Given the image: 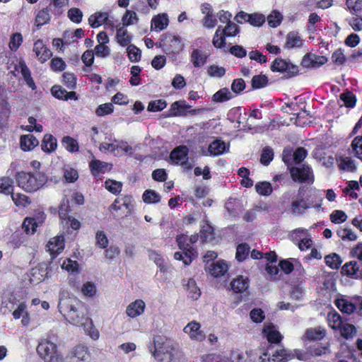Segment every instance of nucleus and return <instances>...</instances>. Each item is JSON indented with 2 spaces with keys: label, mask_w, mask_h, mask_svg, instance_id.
<instances>
[{
  "label": "nucleus",
  "mask_w": 362,
  "mask_h": 362,
  "mask_svg": "<svg viewBox=\"0 0 362 362\" xmlns=\"http://www.w3.org/2000/svg\"><path fill=\"white\" fill-rule=\"evenodd\" d=\"M134 153L133 148L127 144V141H116V148L115 156H123L125 155H132Z\"/></svg>",
  "instance_id": "obj_34"
},
{
  "label": "nucleus",
  "mask_w": 362,
  "mask_h": 362,
  "mask_svg": "<svg viewBox=\"0 0 362 362\" xmlns=\"http://www.w3.org/2000/svg\"><path fill=\"white\" fill-rule=\"evenodd\" d=\"M231 288L235 293H243L249 287V279L243 276H238L230 283Z\"/></svg>",
  "instance_id": "obj_26"
},
{
  "label": "nucleus",
  "mask_w": 362,
  "mask_h": 362,
  "mask_svg": "<svg viewBox=\"0 0 362 362\" xmlns=\"http://www.w3.org/2000/svg\"><path fill=\"white\" fill-rule=\"evenodd\" d=\"M142 199L146 204H157L160 201V196L153 189H146L142 194Z\"/></svg>",
  "instance_id": "obj_42"
},
{
  "label": "nucleus",
  "mask_w": 362,
  "mask_h": 362,
  "mask_svg": "<svg viewBox=\"0 0 362 362\" xmlns=\"http://www.w3.org/2000/svg\"><path fill=\"white\" fill-rule=\"evenodd\" d=\"M325 262L329 268L338 269L342 263V259L338 254L332 253L325 256Z\"/></svg>",
  "instance_id": "obj_39"
},
{
  "label": "nucleus",
  "mask_w": 362,
  "mask_h": 362,
  "mask_svg": "<svg viewBox=\"0 0 362 362\" xmlns=\"http://www.w3.org/2000/svg\"><path fill=\"white\" fill-rule=\"evenodd\" d=\"M18 185L27 192H33L43 187L46 182H17Z\"/></svg>",
  "instance_id": "obj_60"
},
{
  "label": "nucleus",
  "mask_w": 362,
  "mask_h": 362,
  "mask_svg": "<svg viewBox=\"0 0 362 362\" xmlns=\"http://www.w3.org/2000/svg\"><path fill=\"white\" fill-rule=\"evenodd\" d=\"M274 152L270 147L263 148L260 156V162L264 165H267L273 159Z\"/></svg>",
  "instance_id": "obj_64"
},
{
  "label": "nucleus",
  "mask_w": 362,
  "mask_h": 362,
  "mask_svg": "<svg viewBox=\"0 0 362 362\" xmlns=\"http://www.w3.org/2000/svg\"><path fill=\"white\" fill-rule=\"evenodd\" d=\"M297 195L300 197L303 201H306L305 203L309 205V207H311L315 202L317 192L315 189L311 187L310 185L301 186L299 188Z\"/></svg>",
  "instance_id": "obj_15"
},
{
  "label": "nucleus",
  "mask_w": 362,
  "mask_h": 362,
  "mask_svg": "<svg viewBox=\"0 0 362 362\" xmlns=\"http://www.w3.org/2000/svg\"><path fill=\"white\" fill-rule=\"evenodd\" d=\"M233 98V94L226 88H222L217 91L213 95V100L215 102H225Z\"/></svg>",
  "instance_id": "obj_50"
},
{
  "label": "nucleus",
  "mask_w": 362,
  "mask_h": 362,
  "mask_svg": "<svg viewBox=\"0 0 362 362\" xmlns=\"http://www.w3.org/2000/svg\"><path fill=\"white\" fill-rule=\"evenodd\" d=\"M229 149V146H226L225 142L220 139L214 140L211 142L209 146V151L210 155L212 156H218L224 152L228 151Z\"/></svg>",
  "instance_id": "obj_30"
},
{
  "label": "nucleus",
  "mask_w": 362,
  "mask_h": 362,
  "mask_svg": "<svg viewBox=\"0 0 362 362\" xmlns=\"http://www.w3.org/2000/svg\"><path fill=\"white\" fill-rule=\"evenodd\" d=\"M341 335L346 339H349L355 335L356 333V327L351 324L343 322L341 327L339 329Z\"/></svg>",
  "instance_id": "obj_48"
},
{
  "label": "nucleus",
  "mask_w": 362,
  "mask_h": 362,
  "mask_svg": "<svg viewBox=\"0 0 362 362\" xmlns=\"http://www.w3.org/2000/svg\"><path fill=\"white\" fill-rule=\"evenodd\" d=\"M303 45V40L296 31L289 32L286 37L285 47L287 49L300 48Z\"/></svg>",
  "instance_id": "obj_22"
},
{
  "label": "nucleus",
  "mask_w": 362,
  "mask_h": 362,
  "mask_svg": "<svg viewBox=\"0 0 362 362\" xmlns=\"http://www.w3.org/2000/svg\"><path fill=\"white\" fill-rule=\"evenodd\" d=\"M327 319L329 325L335 330L339 329L344 322L341 316L336 311L334 313H329L328 314Z\"/></svg>",
  "instance_id": "obj_46"
},
{
  "label": "nucleus",
  "mask_w": 362,
  "mask_h": 362,
  "mask_svg": "<svg viewBox=\"0 0 362 362\" xmlns=\"http://www.w3.org/2000/svg\"><path fill=\"white\" fill-rule=\"evenodd\" d=\"M224 36L225 35H223L221 31V26H219L217 28L212 40V43L215 47L222 48L225 46L226 39Z\"/></svg>",
  "instance_id": "obj_57"
},
{
  "label": "nucleus",
  "mask_w": 362,
  "mask_h": 362,
  "mask_svg": "<svg viewBox=\"0 0 362 362\" xmlns=\"http://www.w3.org/2000/svg\"><path fill=\"white\" fill-rule=\"evenodd\" d=\"M214 228L209 223L202 226L200 230V238L202 243H209L215 238Z\"/></svg>",
  "instance_id": "obj_36"
},
{
  "label": "nucleus",
  "mask_w": 362,
  "mask_h": 362,
  "mask_svg": "<svg viewBox=\"0 0 362 362\" xmlns=\"http://www.w3.org/2000/svg\"><path fill=\"white\" fill-rule=\"evenodd\" d=\"M74 356L79 361H86L89 358L88 349L82 345L76 346L73 351Z\"/></svg>",
  "instance_id": "obj_54"
},
{
  "label": "nucleus",
  "mask_w": 362,
  "mask_h": 362,
  "mask_svg": "<svg viewBox=\"0 0 362 362\" xmlns=\"http://www.w3.org/2000/svg\"><path fill=\"white\" fill-rule=\"evenodd\" d=\"M122 206H124L127 209L131 210L133 208L132 197L130 195H125L122 198H117L114 202L109 206V211H117L122 209Z\"/></svg>",
  "instance_id": "obj_18"
},
{
  "label": "nucleus",
  "mask_w": 362,
  "mask_h": 362,
  "mask_svg": "<svg viewBox=\"0 0 362 362\" xmlns=\"http://www.w3.org/2000/svg\"><path fill=\"white\" fill-rule=\"evenodd\" d=\"M268 78L265 75H256L252 77V86L255 89L264 88L267 85Z\"/></svg>",
  "instance_id": "obj_61"
},
{
  "label": "nucleus",
  "mask_w": 362,
  "mask_h": 362,
  "mask_svg": "<svg viewBox=\"0 0 362 362\" xmlns=\"http://www.w3.org/2000/svg\"><path fill=\"white\" fill-rule=\"evenodd\" d=\"M57 147V139L51 134H45L41 144L42 150L45 153H51Z\"/></svg>",
  "instance_id": "obj_32"
},
{
  "label": "nucleus",
  "mask_w": 362,
  "mask_h": 362,
  "mask_svg": "<svg viewBox=\"0 0 362 362\" xmlns=\"http://www.w3.org/2000/svg\"><path fill=\"white\" fill-rule=\"evenodd\" d=\"M182 252H175L174 258L177 260L182 261L185 265H189L197 256V251L189 244H186Z\"/></svg>",
  "instance_id": "obj_13"
},
{
  "label": "nucleus",
  "mask_w": 362,
  "mask_h": 362,
  "mask_svg": "<svg viewBox=\"0 0 362 362\" xmlns=\"http://www.w3.org/2000/svg\"><path fill=\"white\" fill-rule=\"evenodd\" d=\"M331 59L332 62L337 66L344 64L346 60L344 49L339 48L334 51L332 54Z\"/></svg>",
  "instance_id": "obj_62"
},
{
  "label": "nucleus",
  "mask_w": 362,
  "mask_h": 362,
  "mask_svg": "<svg viewBox=\"0 0 362 362\" xmlns=\"http://www.w3.org/2000/svg\"><path fill=\"white\" fill-rule=\"evenodd\" d=\"M300 197L297 195L296 200L293 201L291 205V211L295 214H303L309 207Z\"/></svg>",
  "instance_id": "obj_38"
},
{
  "label": "nucleus",
  "mask_w": 362,
  "mask_h": 362,
  "mask_svg": "<svg viewBox=\"0 0 362 362\" xmlns=\"http://www.w3.org/2000/svg\"><path fill=\"white\" fill-rule=\"evenodd\" d=\"M331 353L329 344L313 343L305 344V350L296 349L295 356L300 361H310L313 357H319Z\"/></svg>",
  "instance_id": "obj_3"
},
{
  "label": "nucleus",
  "mask_w": 362,
  "mask_h": 362,
  "mask_svg": "<svg viewBox=\"0 0 362 362\" xmlns=\"http://www.w3.org/2000/svg\"><path fill=\"white\" fill-rule=\"evenodd\" d=\"M36 351L45 362L63 361V356L59 352L57 344L47 339H42L39 342Z\"/></svg>",
  "instance_id": "obj_4"
},
{
  "label": "nucleus",
  "mask_w": 362,
  "mask_h": 362,
  "mask_svg": "<svg viewBox=\"0 0 362 362\" xmlns=\"http://www.w3.org/2000/svg\"><path fill=\"white\" fill-rule=\"evenodd\" d=\"M349 153L362 160V136H358L352 141Z\"/></svg>",
  "instance_id": "obj_37"
},
{
  "label": "nucleus",
  "mask_w": 362,
  "mask_h": 362,
  "mask_svg": "<svg viewBox=\"0 0 362 362\" xmlns=\"http://www.w3.org/2000/svg\"><path fill=\"white\" fill-rule=\"evenodd\" d=\"M272 346L270 344L267 347L266 351L263 353L265 356H271L272 360L276 362H286L293 358V355L290 353L288 350L280 348L277 349L274 352L270 353L269 351L272 349Z\"/></svg>",
  "instance_id": "obj_11"
},
{
  "label": "nucleus",
  "mask_w": 362,
  "mask_h": 362,
  "mask_svg": "<svg viewBox=\"0 0 362 362\" xmlns=\"http://www.w3.org/2000/svg\"><path fill=\"white\" fill-rule=\"evenodd\" d=\"M23 42V36L20 33H13L11 36L9 48L12 51H16Z\"/></svg>",
  "instance_id": "obj_63"
},
{
  "label": "nucleus",
  "mask_w": 362,
  "mask_h": 362,
  "mask_svg": "<svg viewBox=\"0 0 362 362\" xmlns=\"http://www.w3.org/2000/svg\"><path fill=\"white\" fill-rule=\"evenodd\" d=\"M161 43L163 50L167 54H177L185 47L182 38L177 35H166L165 39L162 40Z\"/></svg>",
  "instance_id": "obj_5"
},
{
  "label": "nucleus",
  "mask_w": 362,
  "mask_h": 362,
  "mask_svg": "<svg viewBox=\"0 0 362 362\" xmlns=\"http://www.w3.org/2000/svg\"><path fill=\"white\" fill-rule=\"evenodd\" d=\"M250 252V247L247 243H243L236 247L235 259L239 262L247 259Z\"/></svg>",
  "instance_id": "obj_33"
},
{
  "label": "nucleus",
  "mask_w": 362,
  "mask_h": 362,
  "mask_svg": "<svg viewBox=\"0 0 362 362\" xmlns=\"http://www.w3.org/2000/svg\"><path fill=\"white\" fill-rule=\"evenodd\" d=\"M348 10L356 16H362V0H346Z\"/></svg>",
  "instance_id": "obj_40"
},
{
  "label": "nucleus",
  "mask_w": 362,
  "mask_h": 362,
  "mask_svg": "<svg viewBox=\"0 0 362 362\" xmlns=\"http://www.w3.org/2000/svg\"><path fill=\"white\" fill-rule=\"evenodd\" d=\"M187 153L188 148L186 146H178L170 153V160L176 165H180L185 166L187 168H189V167L187 166Z\"/></svg>",
  "instance_id": "obj_10"
},
{
  "label": "nucleus",
  "mask_w": 362,
  "mask_h": 362,
  "mask_svg": "<svg viewBox=\"0 0 362 362\" xmlns=\"http://www.w3.org/2000/svg\"><path fill=\"white\" fill-rule=\"evenodd\" d=\"M128 57L132 62H137L141 57V50L134 45H129L127 49Z\"/></svg>",
  "instance_id": "obj_55"
},
{
  "label": "nucleus",
  "mask_w": 362,
  "mask_h": 362,
  "mask_svg": "<svg viewBox=\"0 0 362 362\" xmlns=\"http://www.w3.org/2000/svg\"><path fill=\"white\" fill-rule=\"evenodd\" d=\"M108 16L109 15L107 12H96L90 16L88 23L92 28H98L107 23Z\"/></svg>",
  "instance_id": "obj_28"
},
{
  "label": "nucleus",
  "mask_w": 362,
  "mask_h": 362,
  "mask_svg": "<svg viewBox=\"0 0 362 362\" xmlns=\"http://www.w3.org/2000/svg\"><path fill=\"white\" fill-rule=\"evenodd\" d=\"M33 52L41 63L47 62L52 55L51 50L44 45L41 40H37L34 43Z\"/></svg>",
  "instance_id": "obj_14"
},
{
  "label": "nucleus",
  "mask_w": 362,
  "mask_h": 362,
  "mask_svg": "<svg viewBox=\"0 0 362 362\" xmlns=\"http://www.w3.org/2000/svg\"><path fill=\"white\" fill-rule=\"evenodd\" d=\"M62 144L69 152H76L78 150L77 141L69 136L63 138Z\"/></svg>",
  "instance_id": "obj_56"
},
{
  "label": "nucleus",
  "mask_w": 362,
  "mask_h": 362,
  "mask_svg": "<svg viewBox=\"0 0 362 362\" xmlns=\"http://www.w3.org/2000/svg\"><path fill=\"white\" fill-rule=\"evenodd\" d=\"M116 38L117 42L123 47L129 45L131 42V36L128 35L127 30L124 28V26L117 29Z\"/></svg>",
  "instance_id": "obj_41"
},
{
  "label": "nucleus",
  "mask_w": 362,
  "mask_h": 362,
  "mask_svg": "<svg viewBox=\"0 0 362 362\" xmlns=\"http://www.w3.org/2000/svg\"><path fill=\"white\" fill-rule=\"evenodd\" d=\"M138 17L134 11L127 10L123 16L122 21L123 26H129L137 23Z\"/></svg>",
  "instance_id": "obj_53"
},
{
  "label": "nucleus",
  "mask_w": 362,
  "mask_h": 362,
  "mask_svg": "<svg viewBox=\"0 0 362 362\" xmlns=\"http://www.w3.org/2000/svg\"><path fill=\"white\" fill-rule=\"evenodd\" d=\"M255 189L257 192L262 196H268L272 192L271 182H257Z\"/></svg>",
  "instance_id": "obj_59"
},
{
  "label": "nucleus",
  "mask_w": 362,
  "mask_h": 362,
  "mask_svg": "<svg viewBox=\"0 0 362 362\" xmlns=\"http://www.w3.org/2000/svg\"><path fill=\"white\" fill-rule=\"evenodd\" d=\"M20 144L22 150L31 151L39 144V141L33 134H26L21 136Z\"/></svg>",
  "instance_id": "obj_25"
},
{
  "label": "nucleus",
  "mask_w": 362,
  "mask_h": 362,
  "mask_svg": "<svg viewBox=\"0 0 362 362\" xmlns=\"http://www.w3.org/2000/svg\"><path fill=\"white\" fill-rule=\"evenodd\" d=\"M271 69L273 71L287 72L291 76L297 74L298 72V67L297 66L279 58L276 59L273 62Z\"/></svg>",
  "instance_id": "obj_9"
},
{
  "label": "nucleus",
  "mask_w": 362,
  "mask_h": 362,
  "mask_svg": "<svg viewBox=\"0 0 362 362\" xmlns=\"http://www.w3.org/2000/svg\"><path fill=\"white\" fill-rule=\"evenodd\" d=\"M145 306L142 300H136L127 306L126 313L130 317H136L144 313Z\"/></svg>",
  "instance_id": "obj_20"
},
{
  "label": "nucleus",
  "mask_w": 362,
  "mask_h": 362,
  "mask_svg": "<svg viewBox=\"0 0 362 362\" xmlns=\"http://www.w3.org/2000/svg\"><path fill=\"white\" fill-rule=\"evenodd\" d=\"M228 269V264L223 261H217L213 263L209 268L210 274L214 277L223 276Z\"/></svg>",
  "instance_id": "obj_31"
},
{
  "label": "nucleus",
  "mask_w": 362,
  "mask_h": 362,
  "mask_svg": "<svg viewBox=\"0 0 362 362\" xmlns=\"http://www.w3.org/2000/svg\"><path fill=\"white\" fill-rule=\"evenodd\" d=\"M58 309L65 320L71 324L84 328L86 325H92L86 305L76 297L61 296Z\"/></svg>",
  "instance_id": "obj_1"
},
{
  "label": "nucleus",
  "mask_w": 362,
  "mask_h": 362,
  "mask_svg": "<svg viewBox=\"0 0 362 362\" xmlns=\"http://www.w3.org/2000/svg\"><path fill=\"white\" fill-rule=\"evenodd\" d=\"M192 340L202 341L206 339V334L201 329L200 323L193 320L189 322L183 329Z\"/></svg>",
  "instance_id": "obj_8"
},
{
  "label": "nucleus",
  "mask_w": 362,
  "mask_h": 362,
  "mask_svg": "<svg viewBox=\"0 0 362 362\" xmlns=\"http://www.w3.org/2000/svg\"><path fill=\"white\" fill-rule=\"evenodd\" d=\"M191 106L187 105L185 101H176L171 105L168 115L171 117L184 115L187 110Z\"/></svg>",
  "instance_id": "obj_27"
},
{
  "label": "nucleus",
  "mask_w": 362,
  "mask_h": 362,
  "mask_svg": "<svg viewBox=\"0 0 362 362\" xmlns=\"http://www.w3.org/2000/svg\"><path fill=\"white\" fill-rule=\"evenodd\" d=\"M291 175L294 181H313L314 174L313 169L308 165H301L298 167L290 168Z\"/></svg>",
  "instance_id": "obj_6"
},
{
  "label": "nucleus",
  "mask_w": 362,
  "mask_h": 362,
  "mask_svg": "<svg viewBox=\"0 0 362 362\" xmlns=\"http://www.w3.org/2000/svg\"><path fill=\"white\" fill-rule=\"evenodd\" d=\"M50 19V15L47 8H44L38 12L35 18L37 27L46 24Z\"/></svg>",
  "instance_id": "obj_52"
},
{
  "label": "nucleus",
  "mask_w": 362,
  "mask_h": 362,
  "mask_svg": "<svg viewBox=\"0 0 362 362\" xmlns=\"http://www.w3.org/2000/svg\"><path fill=\"white\" fill-rule=\"evenodd\" d=\"M264 332L266 334L267 339L269 343L279 344L282 340V335L281 333L275 329L273 325H269L264 329Z\"/></svg>",
  "instance_id": "obj_29"
},
{
  "label": "nucleus",
  "mask_w": 362,
  "mask_h": 362,
  "mask_svg": "<svg viewBox=\"0 0 362 362\" xmlns=\"http://www.w3.org/2000/svg\"><path fill=\"white\" fill-rule=\"evenodd\" d=\"M12 315L15 320L22 317L21 324L23 326L28 327L30 322V316L27 310V305L25 302L18 304L17 308L13 310Z\"/></svg>",
  "instance_id": "obj_16"
},
{
  "label": "nucleus",
  "mask_w": 362,
  "mask_h": 362,
  "mask_svg": "<svg viewBox=\"0 0 362 362\" xmlns=\"http://www.w3.org/2000/svg\"><path fill=\"white\" fill-rule=\"evenodd\" d=\"M148 256L151 260L156 263V264L160 268V271L161 272H165L167 271L166 266L165 265L164 259L162 257L161 255L155 251V250H149Z\"/></svg>",
  "instance_id": "obj_45"
},
{
  "label": "nucleus",
  "mask_w": 362,
  "mask_h": 362,
  "mask_svg": "<svg viewBox=\"0 0 362 362\" xmlns=\"http://www.w3.org/2000/svg\"><path fill=\"white\" fill-rule=\"evenodd\" d=\"M47 247L52 257H56L64 249V242L63 238L60 236L54 238L52 240L49 241Z\"/></svg>",
  "instance_id": "obj_19"
},
{
  "label": "nucleus",
  "mask_w": 362,
  "mask_h": 362,
  "mask_svg": "<svg viewBox=\"0 0 362 362\" xmlns=\"http://www.w3.org/2000/svg\"><path fill=\"white\" fill-rule=\"evenodd\" d=\"M71 211V206L68 199L64 198L59 207V216L61 219L66 220L71 216H69Z\"/></svg>",
  "instance_id": "obj_49"
},
{
  "label": "nucleus",
  "mask_w": 362,
  "mask_h": 362,
  "mask_svg": "<svg viewBox=\"0 0 362 362\" xmlns=\"http://www.w3.org/2000/svg\"><path fill=\"white\" fill-rule=\"evenodd\" d=\"M208 54L199 49H194L190 55V61L196 68L203 66L207 60Z\"/></svg>",
  "instance_id": "obj_21"
},
{
  "label": "nucleus",
  "mask_w": 362,
  "mask_h": 362,
  "mask_svg": "<svg viewBox=\"0 0 362 362\" xmlns=\"http://www.w3.org/2000/svg\"><path fill=\"white\" fill-rule=\"evenodd\" d=\"M337 160L341 170L352 172L356 169L355 163L349 157L340 156Z\"/></svg>",
  "instance_id": "obj_43"
},
{
  "label": "nucleus",
  "mask_w": 362,
  "mask_h": 362,
  "mask_svg": "<svg viewBox=\"0 0 362 362\" xmlns=\"http://www.w3.org/2000/svg\"><path fill=\"white\" fill-rule=\"evenodd\" d=\"M326 334V330L320 327L308 328L302 337V340L308 344L318 343L325 337Z\"/></svg>",
  "instance_id": "obj_7"
},
{
  "label": "nucleus",
  "mask_w": 362,
  "mask_h": 362,
  "mask_svg": "<svg viewBox=\"0 0 362 362\" xmlns=\"http://www.w3.org/2000/svg\"><path fill=\"white\" fill-rule=\"evenodd\" d=\"M327 61V58L324 56L310 53L303 57L301 65L305 68H318L325 64Z\"/></svg>",
  "instance_id": "obj_12"
},
{
  "label": "nucleus",
  "mask_w": 362,
  "mask_h": 362,
  "mask_svg": "<svg viewBox=\"0 0 362 362\" xmlns=\"http://www.w3.org/2000/svg\"><path fill=\"white\" fill-rule=\"evenodd\" d=\"M22 227L26 234H33L36 231L37 224L34 218L27 217L24 219Z\"/></svg>",
  "instance_id": "obj_51"
},
{
  "label": "nucleus",
  "mask_w": 362,
  "mask_h": 362,
  "mask_svg": "<svg viewBox=\"0 0 362 362\" xmlns=\"http://www.w3.org/2000/svg\"><path fill=\"white\" fill-rule=\"evenodd\" d=\"M282 19V14L277 11H273L267 17L268 23L272 28H276L280 25Z\"/></svg>",
  "instance_id": "obj_58"
},
{
  "label": "nucleus",
  "mask_w": 362,
  "mask_h": 362,
  "mask_svg": "<svg viewBox=\"0 0 362 362\" xmlns=\"http://www.w3.org/2000/svg\"><path fill=\"white\" fill-rule=\"evenodd\" d=\"M186 288L189 293V296L191 298L197 300L199 298L201 295V291L197 286L196 281L193 279H189L187 281Z\"/></svg>",
  "instance_id": "obj_44"
},
{
  "label": "nucleus",
  "mask_w": 362,
  "mask_h": 362,
  "mask_svg": "<svg viewBox=\"0 0 362 362\" xmlns=\"http://www.w3.org/2000/svg\"><path fill=\"white\" fill-rule=\"evenodd\" d=\"M167 341V337L164 336L156 335L153 337L154 350L153 351V355L160 361L163 359L162 358H160V354H165L168 352L165 346Z\"/></svg>",
  "instance_id": "obj_17"
},
{
  "label": "nucleus",
  "mask_w": 362,
  "mask_h": 362,
  "mask_svg": "<svg viewBox=\"0 0 362 362\" xmlns=\"http://www.w3.org/2000/svg\"><path fill=\"white\" fill-rule=\"evenodd\" d=\"M169 20L166 13H161L154 16L151 20V29L155 31L164 30L168 25Z\"/></svg>",
  "instance_id": "obj_23"
},
{
  "label": "nucleus",
  "mask_w": 362,
  "mask_h": 362,
  "mask_svg": "<svg viewBox=\"0 0 362 362\" xmlns=\"http://www.w3.org/2000/svg\"><path fill=\"white\" fill-rule=\"evenodd\" d=\"M353 257L358 261L352 260L345 263L341 269V274L352 279L362 281V243H358L350 252Z\"/></svg>",
  "instance_id": "obj_2"
},
{
  "label": "nucleus",
  "mask_w": 362,
  "mask_h": 362,
  "mask_svg": "<svg viewBox=\"0 0 362 362\" xmlns=\"http://www.w3.org/2000/svg\"><path fill=\"white\" fill-rule=\"evenodd\" d=\"M90 170L95 176L110 170L112 165L99 160H92L89 164Z\"/></svg>",
  "instance_id": "obj_24"
},
{
  "label": "nucleus",
  "mask_w": 362,
  "mask_h": 362,
  "mask_svg": "<svg viewBox=\"0 0 362 362\" xmlns=\"http://www.w3.org/2000/svg\"><path fill=\"white\" fill-rule=\"evenodd\" d=\"M335 305L340 310L341 312L346 314H351L356 310L355 304L346 299L336 300Z\"/></svg>",
  "instance_id": "obj_35"
},
{
  "label": "nucleus",
  "mask_w": 362,
  "mask_h": 362,
  "mask_svg": "<svg viewBox=\"0 0 362 362\" xmlns=\"http://www.w3.org/2000/svg\"><path fill=\"white\" fill-rule=\"evenodd\" d=\"M19 68L21 69V73L23 76L27 85L30 87L32 89H35V83L31 77L30 71L26 64L24 62H19Z\"/></svg>",
  "instance_id": "obj_47"
}]
</instances>
